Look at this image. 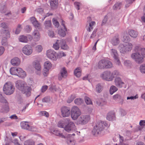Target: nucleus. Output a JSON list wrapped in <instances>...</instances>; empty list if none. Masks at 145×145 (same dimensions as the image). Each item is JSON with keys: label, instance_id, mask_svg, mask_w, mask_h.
Returning <instances> with one entry per match:
<instances>
[{"label": "nucleus", "instance_id": "obj_1", "mask_svg": "<svg viewBox=\"0 0 145 145\" xmlns=\"http://www.w3.org/2000/svg\"><path fill=\"white\" fill-rule=\"evenodd\" d=\"M109 126L106 121L98 122L93 127L92 134L95 136L103 135L105 134V127H109Z\"/></svg>", "mask_w": 145, "mask_h": 145}, {"label": "nucleus", "instance_id": "obj_2", "mask_svg": "<svg viewBox=\"0 0 145 145\" xmlns=\"http://www.w3.org/2000/svg\"><path fill=\"white\" fill-rule=\"evenodd\" d=\"M25 82L22 80H18L15 82L16 88L23 92L27 96L29 97L31 94V88L28 86L25 87Z\"/></svg>", "mask_w": 145, "mask_h": 145}, {"label": "nucleus", "instance_id": "obj_3", "mask_svg": "<svg viewBox=\"0 0 145 145\" xmlns=\"http://www.w3.org/2000/svg\"><path fill=\"white\" fill-rule=\"evenodd\" d=\"M141 49V48L140 47H136L135 50L137 52L133 53L131 55V57L138 64L142 63L144 61L143 56L141 54L140 51Z\"/></svg>", "mask_w": 145, "mask_h": 145}, {"label": "nucleus", "instance_id": "obj_4", "mask_svg": "<svg viewBox=\"0 0 145 145\" xmlns=\"http://www.w3.org/2000/svg\"><path fill=\"white\" fill-rule=\"evenodd\" d=\"M97 66L100 69H108L112 68L113 64L110 61L105 59L99 61Z\"/></svg>", "mask_w": 145, "mask_h": 145}, {"label": "nucleus", "instance_id": "obj_5", "mask_svg": "<svg viewBox=\"0 0 145 145\" xmlns=\"http://www.w3.org/2000/svg\"><path fill=\"white\" fill-rule=\"evenodd\" d=\"M15 90L14 86L10 82H7L3 87L4 93L7 95H10L14 93Z\"/></svg>", "mask_w": 145, "mask_h": 145}, {"label": "nucleus", "instance_id": "obj_6", "mask_svg": "<svg viewBox=\"0 0 145 145\" xmlns=\"http://www.w3.org/2000/svg\"><path fill=\"white\" fill-rule=\"evenodd\" d=\"M133 47L132 44L130 42H125L123 44H121L119 46L120 52L122 53L130 51Z\"/></svg>", "mask_w": 145, "mask_h": 145}, {"label": "nucleus", "instance_id": "obj_7", "mask_svg": "<svg viewBox=\"0 0 145 145\" xmlns=\"http://www.w3.org/2000/svg\"><path fill=\"white\" fill-rule=\"evenodd\" d=\"M81 114L80 109L76 106H73L71 108V116L74 120H76Z\"/></svg>", "mask_w": 145, "mask_h": 145}, {"label": "nucleus", "instance_id": "obj_8", "mask_svg": "<svg viewBox=\"0 0 145 145\" xmlns=\"http://www.w3.org/2000/svg\"><path fill=\"white\" fill-rule=\"evenodd\" d=\"M90 119L89 115H82L77 120V123L78 124L85 125L90 121Z\"/></svg>", "mask_w": 145, "mask_h": 145}, {"label": "nucleus", "instance_id": "obj_9", "mask_svg": "<svg viewBox=\"0 0 145 145\" xmlns=\"http://www.w3.org/2000/svg\"><path fill=\"white\" fill-rule=\"evenodd\" d=\"M110 54L111 56L114 58L116 64L118 65H121V64L119 58L117 50L114 49H112L110 50Z\"/></svg>", "mask_w": 145, "mask_h": 145}, {"label": "nucleus", "instance_id": "obj_10", "mask_svg": "<svg viewBox=\"0 0 145 145\" xmlns=\"http://www.w3.org/2000/svg\"><path fill=\"white\" fill-rule=\"evenodd\" d=\"M111 75L110 71H106L101 74L100 76L104 80L108 81H112Z\"/></svg>", "mask_w": 145, "mask_h": 145}, {"label": "nucleus", "instance_id": "obj_11", "mask_svg": "<svg viewBox=\"0 0 145 145\" xmlns=\"http://www.w3.org/2000/svg\"><path fill=\"white\" fill-rule=\"evenodd\" d=\"M67 122L68 123L66 124L64 127V129L67 132H70L71 131L75 130V126L74 123L72 121H69V120L67 118L66 119Z\"/></svg>", "mask_w": 145, "mask_h": 145}, {"label": "nucleus", "instance_id": "obj_12", "mask_svg": "<svg viewBox=\"0 0 145 145\" xmlns=\"http://www.w3.org/2000/svg\"><path fill=\"white\" fill-rule=\"evenodd\" d=\"M20 126L22 129L31 131H34V127L31 126V124L28 122L22 121L20 123Z\"/></svg>", "mask_w": 145, "mask_h": 145}, {"label": "nucleus", "instance_id": "obj_13", "mask_svg": "<svg viewBox=\"0 0 145 145\" xmlns=\"http://www.w3.org/2000/svg\"><path fill=\"white\" fill-rule=\"evenodd\" d=\"M46 55L50 59L55 61L57 59L56 53L53 50L50 49L47 50Z\"/></svg>", "mask_w": 145, "mask_h": 145}, {"label": "nucleus", "instance_id": "obj_14", "mask_svg": "<svg viewBox=\"0 0 145 145\" xmlns=\"http://www.w3.org/2000/svg\"><path fill=\"white\" fill-rule=\"evenodd\" d=\"M22 51L24 54L29 56L32 53L33 50L32 48L30 45L27 44L23 48Z\"/></svg>", "mask_w": 145, "mask_h": 145}, {"label": "nucleus", "instance_id": "obj_15", "mask_svg": "<svg viewBox=\"0 0 145 145\" xmlns=\"http://www.w3.org/2000/svg\"><path fill=\"white\" fill-rule=\"evenodd\" d=\"M3 33V36L4 37L2 39V44L3 45H5L7 44V39L10 37V33L8 30H5Z\"/></svg>", "mask_w": 145, "mask_h": 145}, {"label": "nucleus", "instance_id": "obj_16", "mask_svg": "<svg viewBox=\"0 0 145 145\" xmlns=\"http://www.w3.org/2000/svg\"><path fill=\"white\" fill-rule=\"evenodd\" d=\"M61 114L64 117L69 116L70 115V110L68 107L63 106L61 107Z\"/></svg>", "mask_w": 145, "mask_h": 145}, {"label": "nucleus", "instance_id": "obj_17", "mask_svg": "<svg viewBox=\"0 0 145 145\" xmlns=\"http://www.w3.org/2000/svg\"><path fill=\"white\" fill-rule=\"evenodd\" d=\"M61 24L63 28H61L59 30L58 33L60 36L64 37L66 35V32L67 31V29L65 25V22L63 20H62Z\"/></svg>", "mask_w": 145, "mask_h": 145}, {"label": "nucleus", "instance_id": "obj_18", "mask_svg": "<svg viewBox=\"0 0 145 145\" xmlns=\"http://www.w3.org/2000/svg\"><path fill=\"white\" fill-rule=\"evenodd\" d=\"M67 73L65 67L62 68L60 72V75L58 76V79L59 80H62L63 78H65L67 76Z\"/></svg>", "mask_w": 145, "mask_h": 145}, {"label": "nucleus", "instance_id": "obj_19", "mask_svg": "<svg viewBox=\"0 0 145 145\" xmlns=\"http://www.w3.org/2000/svg\"><path fill=\"white\" fill-rule=\"evenodd\" d=\"M114 82L115 85L117 87L120 88H122L123 85L125 84L124 82L122 81L121 78L119 77L116 78Z\"/></svg>", "mask_w": 145, "mask_h": 145}, {"label": "nucleus", "instance_id": "obj_20", "mask_svg": "<svg viewBox=\"0 0 145 145\" xmlns=\"http://www.w3.org/2000/svg\"><path fill=\"white\" fill-rule=\"evenodd\" d=\"M33 66L35 69L38 71V73H37V74L40 75L41 74V67L39 61H36L33 62Z\"/></svg>", "mask_w": 145, "mask_h": 145}, {"label": "nucleus", "instance_id": "obj_21", "mask_svg": "<svg viewBox=\"0 0 145 145\" xmlns=\"http://www.w3.org/2000/svg\"><path fill=\"white\" fill-rule=\"evenodd\" d=\"M106 119L110 121L115 120V116L114 112L112 111L109 112L107 114Z\"/></svg>", "mask_w": 145, "mask_h": 145}, {"label": "nucleus", "instance_id": "obj_22", "mask_svg": "<svg viewBox=\"0 0 145 145\" xmlns=\"http://www.w3.org/2000/svg\"><path fill=\"white\" fill-rule=\"evenodd\" d=\"M33 38L35 41H38L40 40V35L39 31L37 30H35L34 31L33 34Z\"/></svg>", "mask_w": 145, "mask_h": 145}, {"label": "nucleus", "instance_id": "obj_23", "mask_svg": "<svg viewBox=\"0 0 145 145\" xmlns=\"http://www.w3.org/2000/svg\"><path fill=\"white\" fill-rule=\"evenodd\" d=\"M111 43L113 45L116 46L120 43V40L118 35H116L114 37L111 39Z\"/></svg>", "mask_w": 145, "mask_h": 145}, {"label": "nucleus", "instance_id": "obj_24", "mask_svg": "<svg viewBox=\"0 0 145 145\" xmlns=\"http://www.w3.org/2000/svg\"><path fill=\"white\" fill-rule=\"evenodd\" d=\"M17 75L18 76L23 78L25 77L26 75V73L25 71H24L21 68H19L18 74H17Z\"/></svg>", "mask_w": 145, "mask_h": 145}, {"label": "nucleus", "instance_id": "obj_25", "mask_svg": "<svg viewBox=\"0 0 145 145\" xmlns=\"http://www.w3.org/2000/svg\"><path fill=\"white\" fill-rule=\"evenodd\" d=\"M11 63L14 66L18 65L20 64V61L18 58L14 57L11 60Z\"/></svg>", "mask_w": 145, "mask_h": 145}, {"label": "nucleus", "instance_id": "obj_26", "mask_svg": "<svg viewBox=\"0 0 145 145\" xmlns=\"http://www.w3.org/2000/svg\"><path fill=\"white\" fill-rule=\"evenodd\" d=\"M9 108L8 105V103H7L5 105H2L1 111L3 112H7L9 111Z\"/></svg>", "mask_w": 145, "mask_h": 145}, {"label": "nucleus", "instance_id": "obj_27", "mask_svg": "<svg viewBox=\"0 0 145 145\" xmlns=\"http://www.w3.org/2000/svg\"><path fill=\"white\" fill-rule=\"evenodd\" d=\"M128 32L129 35L133 38H136L138 35V32L133 30H130Z\"/></svg>", "mask_w": 145, "mask_h": 145}, {"label": "nucleus", "instance_id": "obj_28", "mask_svg": "<svg viewBox=\"0 0 145 145\" xmlns=\"http://www.w3.org/2000/svg\"><path fill=\"white\" fill-rule=\"evenodd\" d=\"M60 44L62 49L65 50H67L69 48L68 46L64 40H61Z\"/></svg>", "mask_w": 145, "mask_h": 145}, {"label": "nucleus", "instance_id": "obj_29", "mask_svg": "<svg viewBox=\"0 0 145 145\" xmlns=\"http://www.w3.org/2000/svg\"><path fill=\"white\" fill-rule=\"evenodd\" d=\"M52 67V64L50 61H47L44 63V68L50 70Z\"/></svg>", "mask_w": 145, "mask_h": 145}, {"label": "nucleus", "instance_id": "obj_30", "mask_svg": "<svg viewBox=\"0 0 145 145\" xmlns=\"http://www.w3.org/2000/svg\"><path fill=\"white\" fill-rule=\"evenodd\" d=\"M81 70L80 67L76 68L74 71V74L77 77H79L81 75Z\"/></svg>", "mask_w": 145, "mask_h": 145}, {"label": "nucleus", "instance_id": "obj_31", "mask_svg": "<svg viewBox=\"0 0 145 145\" xmlns=\"http://www.w3.org/2000/svg\"><path fill=\"white\" fill-rule=\"evenodd\" d=\"M18 69L19 68H16L14 67H11L10 70V72L12 74L17 75Z\"/></svg>", "mask_w": 145, "mask_h": 145}, {"label": "nucleus", "instance_id": "obj_32", "mask_svg": "<svg viewBox=\"0 0 145 145\" xmlns=\"http://www.w3.org/2000/svg\"><path fill=\"white\" fill-rule=\"evenodd\" d=\"M18 39L20 42H22L26 43L28 41L27 37L24 35L20 36L19 37Z\"/></svg>", "mask_w": 145, "mask_h": 145}, {"label": "nucleus", "instance_id": "obj_33", "mask_svg": "<svg viewBox=\"0 0 145 145\" xmlns=\"http://www.w3.org/2000/svg\"><path fill=\"white\" fill-rule=\"evenodd\" d=\"M50 3L52 7L53 8H55L58 4V0H51Z\"/></svg>", "mask_w": 145, "mask_h": 145}, {"label": "nucleus", "instance_id": "obj_34", "mask_svg": "<svg viewBox=\"0 0 145 145\" xmlns=\"http://www.w3.org/2000/svg\"><path fill=\"white\" fill-rule=\"evenodd\" d=\"M103 87L100 84H97L95 88L96 91L98 93H100L103 90Z\"/></svg>", "mask_w": 145, "mask_h": 145}, {"label": "nucleus", "instance_id": "obj_35", "mask_svg": "<svg viewBox=\"0 0 145 145\" xmlns=\"http://www.w3.org/2000/svg\"><path fill=\"white\" fill-rule=\"evenodd\" d=\"M67 121L66 119L65 120V121H59L57 125L60 128H64V127L66 125V124L67 123V122H66Z\"/></svg>", "mask_w": 145, "mask_h": 145}, {"label": "nucleus", "instance_id": "obj_36", "mask_svg": "<svg viewBox=\"0 0 145 145\" xmlns=\"http://www.w3.org/2000/svg\"><path fill=\"white\" fill-rule=\"evenodd\" d=\"M111 74L112 80H113L115 77L119 76L120 75L119 72L116 70L112 72H111Z\"/></svg>", "mask_w": 145, "mask_h": 145}, {"label": "nucleus", "instance_id": "obj_37", "mask_svg": "<svg viewBox=\"0 0 145 145\" xmlns=\"http://www.w3.org/2000/svg\"><path fill=\"white\" fill-rule=\"evenodd\" d=\"M118 90V88L115 86H112L110 89V94L112 95Z\"/></svg>", "mask_w": 145, "mask_h": 145}, {"label": "nucleus", "instance_id": "obj_38", "mask_svg": "<svg viewBox=\"0 0 145 145\" xmlns=\"http://www.w3.org/2000/svg\"><path fill=\"white\" fill-rule=\"evenodd\" d=\"M24 145H35V142L32 140H28L25 141Z\"/></svg>", "mask_w": 145, "mask_h": 145}, {"label": "nucleus", "instance_id": "obj_39", "mask_svg": "<svg viewBox=\"0 0 145 145\" xmlns=\"http://www.w3.org/2000/svg\"><path fill=\"white\" fill-rule=\"evenodd\" d=\"M44 25L46 29H48L51 27V21L50 20L46 21L44 23Z\"/></svg>", "mask_w": 145, "mask_h": 145}, {"label": "nucleus", "instance_id": "obj_40", "mask_svg": "<svg viewBox=\"0 0 145 145\" xmlns=\"http://www.w3.org/2000/svg\"><path fill=\"white\" fill-rule=\"evenodd\" d=\"M66 56V54L63 52H60L57 54L56 57H57V59L58 58H60L63 57H65Z\"/></svg>", "mask_w": 145, "mask_h": 145}, {"label": "nucleus", "instance_id": "obj_41", "mask_svg": "<svg viewBox=\"0 0 145 145\" xmlns=\"http://www.w3.org/2000/svg\"><path fill=\"white\" fill-rule=\"evenodd\" d=\"M95 24V22L92 21L91 22L89 23V25L88 28L87 29V30L89 31H90L93 29V26Z\"/></svg>", "mask_w": 145, "mask_h": 145}, {"label": "nucleus", "instance_id": "obj_42", "mask_svg": "<svg viewBox=\"0 0 145 145\" xmlns=\"http://www.w3.org/2000/svg\"><path fill=\"white\" fill-rule=\"evenodd\" d=\"M32 24L36 28H37L39 29H40V24L37 20L33 22Z\"/></svg>", "mask_w": 145, "mask_h": 145}, {"label": "nucleus", "instance_id": "obj_43", "mask_svg": "<svg viewBox=\"0 0 145 145\" xmlns=\"http://www.w3.org/2000/svg\"><path fill=\"white\" fill-rule=\"evenodd\" d=\"M22 29V27L21 25L20 24H18L16 29L15 32V34H19L20 32Z\"/></svg>", "mask_w": 145, "mask_h": 145}, {"label": "nucleus", "instance_id": "obj_44", "mask_svg": "<svg viewBox=\"0 0 145 145\" xmlns=\"http://www.w3.org/2000/svg\"><path fill=\"white\" fill-rule=\"evenodd\" d=\"M75 103L77 105H81L83 102V100L81 98H78L75 99L74 101Z\"/></svg>", "mask_w": 145, "mask_h": 145}, {"label": "nucleus", "instance_id": "obj_45", "mask_svg": "<svg viewBox=\"0 0 145 145\" xmlns=\"http://www.w3.org/2000/svg\"><path fill=\"white\" fill-rule=\"evenodd\" d=\"M40 114L41 116H44L47 118L49 116V113L45 111H40Z\"/></svg>", "mask_w": 145, "mask_h": 145}, {"label": "nucleus", "instance_id": "obj_46", "mask_svg": "<svg viewBox=\"0 0 145 145\" xmlns=\"http://www.w3.org/2000/svg\"><path fill=\"white\" fill-rule=\"evenodd\" d=\"M121 5V3H117L115 4L113 7V8L114 10L120 9Z\"/></svg>", "mask_w": 145, "mask_h": 145}, {"label": "nucleus", "instance_id": "obj_47", "mask_svg": "<svg viewBox=\"0 0 145 145\" xmlns=\"http://www.w3.org/2000/svg\"><path fill=\"white\" fill-rule=\"evenodd\" d=\"M67 141L68 145H75V141L73 139H68Z\"/></svg>", "mask_w": 145, "mask_h": 145}, {"label": "nucleus", "instance_id": "obj_48", "mask_svg": "<svg viewBox=\"0 0 145 145\" xmlns=\"http://www.w3.org/2000/svg\"><path fill=\"white\" fill-rule=\"evenodd\" d=\"M0 102L3 103H8L7 100L2 96V94L0 93Z\"/></svg>", "mask_w": 145, "mask_h": 145}, {"label": "nucleus", "instance_id": "obj_49", "mask_svg": "<svg viewBox=\"0 0 145 145\" xmlns=\"http://www.w3.org/2000/svg\"><path fill=\"white\" fill-rule=\"evenodd\" d=\"M53 134L55 135L60 137H63V135L62 134L60 133V132L58 130H54L53 132Z\"/></svg>", "mask_w": 145, "mask_h": 145}, {"label": "nucleus", "instance_id": "obj_50", "mask_svg": "<svg viewBox=\"0 0 145 145\" xmlns=\"http://www.w3.org/2000/svg\"><path fill=\"white\" fill-rule=\"evenodd\" d=\"M50 101V98L49 97H46L42 99V101L43 102L48 103Z\"/></svg>", "mask_w": 145, "mask_h": 145}, {"label": "nucleus", "instance_id": "obj_51", "mask_svg": "<svg viewBox=\"0 0 145 145\" xmlns=\"http://www.w3.org/2000/svg\"><path fill=\"white\" fill-rule=\"evenodd\" d=\"M140 70L142 73H145V64H142L140 66Z\"/></svg>", "mask_w": 145, "mask_h": 145}, {"label": "nucleus", "instance_id": "obj_52", "mask_svg": "<svg viewBox=\"0 0 145 145\" xmlns=\"http://www.w3.org/2000/svg\"><path fill=\"white\" fill-rule=\"evenodd\" d=\"M76 97V95H72L69 98L67 101V102L69 103L72 102L74 99Z\"/></svg>", "mask_w": 145, "mask_h": 145}, {"label": "nucleus", "instance_id": "obj_53", "mask_svg": "<svg viewBox=\"0 0 145 145\" xmlns=\"http://www.w3.org/2000/svg\"><path fill=\"white\" fill-rule=\"evenodd\" d=\"M85 101L87 105L92 104V101L91 99L88 97H85Z\"/></svg>", "mask_w": 145, "mask_h": 145}, {"label": "nucleus", "instance_id": "obj_54", "mask_svg": "<svg viewBox=\"0 0 145 145\" xmlns=\"http://www.w3.org/2000/svg\"><path fill=\"white\" fill-rule=\"evenodd\" d=\"M75 8L78 10L80 9V7L81 5V4L79 2L76 1L74 3Z\"/></svg>", "mask_w": 145, "mask_h": 145}, {"label": "nucleus", "instance_id": "obj_55", "mask_svg": "<svg viewBox=\"0 0 145 145\" xmlns=\"http://www.w3.org/2000/svg\"><path fill=\"white\" fill-rule=\"evenodd\" d=\"M35 50L39 52H40L42 50V47L41 45H38L35 48Z\"/></svg>", "mask_w": 145, "mask_h": 145}, {"label": "nucleus", "instance_id": "obj_56", "mask_svg": "<svg viewBox=\"0 0 145 145\" xmlns=\"http://www.w3.org/2000/svg\"><path fill=\"white\" fill-rule=\"evenodd\" d=\"M50 70L44 68L43 71V74L45 76H47L49 73V71Z\"/></svg>", "mask_w": 145, "mask_h": 145}, {"label": "nucleus", "instance_id": "obj_57", "mask_svg": "<svg viewBox=\"0 0 145 145\" xmlns=\"http://www.w3.org/2000/svg\"><path fill=\"white\" fill-rule=\"evenodd\" d=\"M135 0H126V4L125 5V7L127 8L129 7V5L132 4Z\"/></svg>", "mask_w": 145, "mask_h": 145}, {"label": "nucleus", "instance_id": "obj_58", "mask_svg": "<svg viewBox=\"0 0 145 145\" xmlns=\"http://www.w3.org/2000/svg\"><path fill=\"white\" fill-rule=\"evenodd\" d=\"M53 23L54 25L56 27H58L59 25V22L57 21V20L55 19H53Z\"/></svg>", "mask_w": 145, "mask_h": 145}, {"label": "nucleus", "instance_id": "obj_59", "mask_svg": "<svg viewBox=\"0 0 145 145\" xmlns=\"http://www.w3.org/2000/svg\"><path fill=\"white\" fill-rule=\"evenodd\" d=\"M130 39V38L128 36L125 35L123 37V40L125 42L129 41Z\"/></svg>", "mask_w": 145, "mask_h": 145}, {"label": "nucleus", "instance_id": "obj_60", "mask_svg": "<svg viewBox=\"0 0 145 145\" xmlns=\"http://www.w3.org/2000/svg\"><path fill=\"white\" fill-rule=\"evenodd\" d=\"M131 64V62L129 60H126L124 61V65L127 67L130 66Z\"/></svg>", "mask_w": 145, "mask_h": 145}, {"label": "nucleus", "instance_id": "obj_61", "mask_svg": "<svg viewBox=\"0 0 145 145\" xmlns=\"http://www.w3.org/2000/svg\"><path fill=\"white\" fill-rule=\"evenodd\" d=\"M59 44L57 42L53 45V48L56 50H58L59 48Z\"/></svg>", "mask_w": 145, "mask_h": 145}, {"label": "nucleus", "instance_id": "obj_62", "mask_svg": "<svg viewBox=\"0 0 145 145\" xmlns=\"http://www.w3.org/2000/svg\"><path fill=\"white\" fill-rule=\"evenodd\" d=\"M48 87L47 86L45 85L43 86L41 89V91L42 93L45 92L46 90L47 89Z\"/></svg>", "mask_w": 145, "mask_h": 145}, {"label": "nucleus", "instance_id": "obj_63", "mask_svg": "<svg viewBox=\"0 0 145 145\" xmlns=\"http://www.w3.org/2000/svg\"><path fill=\"white\" fill-rule=\"evenodd\" d=\"M121 98V96L119 94H116L113 96V99L114 100L120 99Z\"/></svg>", "mask_w": 145, "mask_h": 145}, {"label": "nucleus", "instance_id": "obj_64", "mask_svg": "<svg viewBox=\"0 0 145 145\" xmlns=\"http://www.w3.org/2000/svg\"><path fill=\"white\" fill-rule=\"evenodd\" d=\"M141 52V54H142V55L143 56V58L145 57V49L144 48H141V50L140 51Z\"/></svg>", "mask_w": 145, "mask_h": 145}]
</instances>
